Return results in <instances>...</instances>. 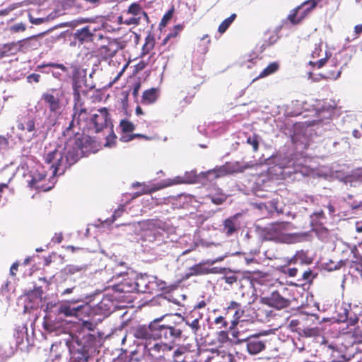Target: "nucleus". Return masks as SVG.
Listing matches in <instances>:
<instances>
[{"mask_svg":"<svg viewBox=\"0 0 362 362\" xmlns=\"http://www.w3.org/2000/svg\"><path fill=\"white\" fill-rule=\"evenodd\" d=\"M90 124L96 134L100 133L103 129H109L110 132L107 136H115L112 129V125L109 117L108 110L106 107L98 109L97 112L93 115Z\"/></svg>","mask_w":362,"mask_h":362,"instance_id":"obj_5","label":"nucleus"},{"mask_svg":"<svg viewBox=\"0 0 362 362\" xmlns=\"http://www.w3.org/2000/svg\"><path fill=\"white\" fill-rule=\"evenodd\" d=\"M18 263H13L11 268H10V274L12 275V276H15L16 275V272L18 270Z\"/></svg>","mask_w":362,"mask_h":362,"instance_id":"obj_51","label":"nucleus"},{"mask_svg":"<svg viewBox=\"0 0 362 362\" xmlns=\"http://www.w3.org/2000/svg\"><path fill=\"white\" fill-rule=\"evenodd\" d=\"M40 76L39 74H33L28 76V79L29 81H31V80L34 81L35 82L37 83L39 82Z\"/></svg>","mask_w":362,"mask_h":362,"instance_id":"obj_50","label":"nucleus"},{"mask_svg":"<svg viewBox=\"0 0 362 362\" xmlns=\"http://www.w3.org/2000/svg\"><path fill=\"white\" fill-rule=\"evenodd\" d=\"M206 305V303L204 300H201L194 305V310L195 311L196 310L204 308Z\"/></svg>","mask_w":362,"mask_h":362,"instance_id":"obj_53","label":"nucleus"},{"mask_svg":"<svg viewBox=\"0 0 362 362\" xmlns=\"http://www.w3.org/2000/svg\"><path fill=\"white\" fill-rule=\"evenodd\" d=\"M218 341L225 343L229 341V338L226 332L221 331L218 333Z\"/></svg>","mask_w":362,"mask_h":362,"instance_id":"obj_42","label":"nucleus"},{"mask_svg":"<svg viewBox=\"0 0 362 362\" xmlns=\"http://www.w3.org/2000/svg\"><path fill=\"white\" fill-rule=\"evenodd\" d=\"M128 13L132 14L135 16H141V18H144V20L148 19V16L146 13H145L139 4L136 3H134L131 4L128 8Z\"/></svg>","mask_w":362,"mask_h":362,"instance_id":"obj_23","label":"nucleus"},{"mask_svg":"<svg viewBox=\"0 0 362 362\" xmlns=\"http://www.w3.org/2000/svg\"><path fill=\"white\" fill-rule=\"evenodd\" d=\"M356 35H358L362 33V24L356 25L354 28Z\"/></svg>","mask_w":362,"mask_h":362,"instance_id":"obj_55","label":"nucleus"},{"mask_svg":"<svg viewBox=\"0 0 362 362\" xmlns=\"http://www.w3.org/2000/svg\"><path fill=\"white\" fill-rule=\"evenodd\" d=\"M55 238V242L59 243L62 242V239H63V237L62 235H57V237L54 238Z\"/></svg>","mask_w":362,"mask_h":362,"instance_id":"obj_63","label":"nucleus"},{"mask_svg":"<svg viewBox=\"0 0 362 362\" xmlns=\"http://www.w3.org/2000/svg\"><path fill=\"white\" fill-rule=\"evenodd\" d=\"M74 119L71 123L69 124V127L66 129L67 134H69V130L71 127L72 123L75 119L81 120L86 119L87 118V110L86 108L82 107L81 104H76L74 105Z\"/></svg>","mask_w":362,"mask_h":362,"instance_id":"obj_20","label":"nucleus"},{"mask_svg":"<svg viewBox=\"0 0 362 362\" xmlns=\"http://www.w3.org/2000/svg\"><path fill=\"white\" fill-rule=\"evenodd\" d=\"M142 18L141 16H133V17L129 18L128 20L126 21V23L128 25L134 24V25H138L140 21H141Z\"/></svg>","mask_w":362,"mask_h":362,"instance_id":"obj_40","label":"nucleus"},{"mask_svg":"<svg viewBox=\"0 0 362 362\" xmlns=\"http://www.w3.org/2000/svg\"><path fill=\"white\" fill-rule=\"evenodd\" d=\"M322 52V49L320 48V46L316 47L315 49L312 52V57L313 58L318 57L320 56V52Z\"/></svg>","mask_w":362,"mask_h":362,"instance_id":"obj_49","label":"nucleus"},{"mask_svg":"<svg viewBox=\"0 0 362 362\" xmlns=\"http://www.w3.org/2000/svg\"><path fill=\"white\" fill-rule=\"evenodd\" d=\"M327 207H328L329 211L330 212H334V206L332 204H329Z\"/></svg>","mask_w":362,"mask_h":362,"instance_id":"obj_64","label":"nucleus"},{"mask_svg":"<svg viewBox=\"0 0 362 362\" xmlns=\"http://www.w3.org/2000/svg\"><path fill=\"white\" fill-rule=\"evenodd\" d=\"M214 324L217 326L218 329H226L228 325V322L223 316H218L216 317L214 320Z\"/></svg>","mask_w":362,"mask_h":362,"instance_id":"obj_32","label":"nucleus"},{"mask_svg":"<svg viewBox=\"0 0 362 362\" xmlns=\"http://www.w3.org/2000/svg\"><path fill=\"white\" fill-rule=\"evenodd\" d=\"M239 225L237 221V216H233L226 218L223 223V232L227 235L230 236L235 232H237Z\"/></svg>","mask_w":362,"mask_h":362,"instance_id":"obj_17","label":"nucleus"},{"mask_svg":"<svg viewBox=\"0 0 362 362\" xmlns=\"http://www.w3.org/2000/svg\"><path fill=\"white\" fill-rule=\"evenodd\" d=\"M161 221L156 220H151L148 223V226H158V228H161Z\"/></svg>","mask_w":362,"mask_h":362,"instance_id":"obj_52","label":"nucleus"},{"mask_svg":"<svg viewBox=\"0 0 362 362\" xmlns=\"http://www.w3.org/2000/svg\"><path fill=\"white\" fill-rule=\"evenodd\" d=\"M250 165H242L240 163H226L224 165L209 170L203 173V177L210 180L224 177L229 174L242 172Z\"/></svg>","mask_w":362,"mask_h":362,"instance_id":"obj_4","label":"nucleus"},{"mask_svg":"<svg viewBox=\"0 0 362 362\" xmlns=\"http://www.w3.org/2000/svg\"><path fill=\"white\" fill-rule=\"evenodd\" d=\"M315 276L316 275L313 274V271L310 269H308L303 273L302 279L307 283H310Z\"/></svg>","mask_w":362,"mask_h":362,"instance_id":"obj_34","label":"nucleus"},{"mask_svg":"<svg viewBox=\"0 0 362 362\" xmlns=\"http://www.w3.org/2000/svg\"><path fill=\"white\" fill-rule=\"evenodd\" d=\"M95 31V28H91L90 26H86L81 29L76 30L75 33V37L81 42L104 39L101 34H96Z\"/></svg>","mask_w":362,"mask_h":362,"instance_id":"obj_12","label":"nucleus"},{"mask_svg":"<svg viewBox=\"0 0 362 362\" xmlns=\"http://www.w3.org/2000/svg\"><path fill=\"white\" fill-rule=\"evenodd\" d=\"M105 142L103 144V146L112 147L115 146V139H117V137H105Z\"/></svg>","mask_w":362,"mask_h":362,"instance_id":"obj_43","label":"nucleus"},{"mask_svg":"<svg viewBox=\"0 0 362 362\" xmlns=\"http://www.w3.org/2000/svg\"><path fill=\"white\" fill-rule=\"evenodd\" d=\"M267 35H269V37L268 39H265L267 45H272L277 41L278 37L274 33H268Z\"/></svg>","mask_w":362,"mask_h":362,"instance_id":"obj_37","label":"nucleus"},{"mask_svg":"<svg viewBox=\"0 0 362 362\" xmlns=\"http://www.w3.org/2000/svg\"><path fill=\"white\" fill-rule=\"evenodd\" d=\"M223 280H224V281L226 284H228L229 285H232V284H233L234 283H235L238 281V277H237L236 275H235L233 274H226L223 277Z\"/></svg>","mask_w":362,"mask_h":362,"instance_id":"obj_35","label":"nucleus"},{"mask_svg":"<svg viewBox=\"0 0 362 362\" xmlns=\"http://www.w3.org/2000/svg\"><path fill=\"white\" fill-rule=\"evenodd\" d=\"M88 310V306L87 305L75 306L70 303H64L59 306L57 314L65 317H76L80 319L83 313H86Z\"/></svg>","mask_w":362,"mask_h":362,"instance_id":"obj_11","label":"nucleus"},{"mask_svg":"<svg viewBox=\"0 0 362 362\" xmlns=\"http://www.w3.org/2000/svg\"><path fill=\"white\" fill-rule=\"evenodd\" d=\"M17 128L20 130L26 129L28 133H30L35 129V122L33 119H29L24 123H18Z\"/></svg>","mask_w":362,"mask_h":362,"instance_id":"obj_28","label":"nucleus"},{"mask_svg":"<svg viewBox=\"0 0 362 362\" xmlns=\"http://www.w3.org/2000/svg\"><path fill=\"white\" fill-rule=\"evenodd\" d=\"M226 314H229L232 311H234L232 320V327L238 325L240 318L243 317L245 310L240 303L234 300H231L228 306L225 308Z\"/></svg>","mask_w":362,"mask_h":362,"instance_id":"obj_14","label":"nucleus"},{"mask_svg":"<svg viewBox=\"0 0 362 362\" xmlns=\"http://www.w3.org/2000/svg\"><path fill=\"white\" fill-rule=\"evenodd\" d=\"M227 197V195L222 192L209 195L211 202L216 205H221L224 203L226 201Z\"/></svg>","mask_w":362,"mask_h":362,"instance_id":"obj_26","label":"nucleus"},{"mask_svg":"<svg viewBox=\"0 0 362 362\" xmlns=\"http://www.w3.org/2000/svg\"><path fill=\"white\" fill-rule=\"evenodd\" d=\"M202 315L199 314L198 317H195L194 319H191V317H187L185 319H184L185 324L188 325L194 334L197 335L198 332L201 329V325L199 320L202 319Z\"/></svg>","mask_w":362,"mask_h":362,"instance_id":"obj_21","label":"nucleus"},{"mask_svg":"<svg viewBox=\"0 0 362 362\" xmlns=\"http://www.w3.org/2000/svg\"><path fill=\"white\" fill-rule=\"evenodd\" d=\"M186 348L179 346L173 353V362H185L186 357Z\"/></svg>","mask_w":362,"mask_h":362,"instance_id":"obj_25","label":"nucleus"},{"mask_svg":"<svg viewBox=\"0 0 362 362\" xmlns=\"http://www.w3.org/2000/svg\"><path fill=\"white\" fill-rule=\"evenodd\" d=\"M54 67L60 69L63 71H66V67L62 64H57L56 65H54Z\"/></svg>","mask_w":362,"mask_h":362,"instance_id":"obj_62","label":"nucleus"},{"mask_svg":"<svg viewBox=\"0 0 362 362\" xmlns=\"http://www.w3.org/2000/svg\"><path fill=\"white\" fill-rule=\"evenodd\" d=\"M150 344H145V349L150 356L155 360H166L170 356V353L173 350V346L166 344L164 341L156 342L152 346Z\"/></svg>","mask_w":362,"mask_h":362,"instance_id":"obj_9","label":"nucleus"},{"mask_svg":"<svg viewBox=\"0 0 362 362\" xmlns=\"http://www.w3.org/2000/svg\"><path fill=\"white\" fill-rule=\"evenodd\" d=\"M307 158L300 154H294L291 158H280L277 165L281 168L282 173L291 175L300 173L303 175L308 173Z\"/></svg>","mask_w":362,"mask_h":362,"instance_id":"obj_3","label":"nucleus"},{"mask_svg":"<svg viewBox=\"0 0 362 362\" xmlns=\"http://www.w3.org/2000/svg\"><path fill=\"white\" fill-rule=\"evenodd\" d=\"M327 55L326 54V57L325 58H322V59H320V60H318L316 62H310V64L317 66V67L318 69H320V68H321L322 66H323L325 65V64L327 62Z\"/></svg>","mask_w":362,"mask_h":362,"instance_id":"obj_44","label":"nucleus"},{"mask_svg":"<svg viewBox=\"0 0 362 362\" xmlns=\"http://www.w3.org/2000/svg\"><path fill=\"white\" fill-rule=\"evenodd\" d=\"M247 142L252 146L255 151H257L259 146L257 137H247Z\"/></svg>","mask_w":362,"mask_h":362,"instance_id":"obj_38","label":"nucleus"},{"mask_svg":"<svg viewBox=\"0 0 362 362\" xmlns=\"http://www.w3.org/2000/svg\"><path fill=\"white\" fill-rule=\"evenodd\" d=\"M12 30H13L16 32L23 31L25 30V25L23 23H18V24L14 25L12 27Z\"/></svg>","mask_w":362,"mask_h":362,"instance_id":"obj_46","label":"nucleus"},{"mask_svg":"<svg viewBox=\"0 0 362 362\" xmlns=\"http://www.w3.org/2000/svg\"><path fill=\"white\" fill-rule=\"evenodd\" d=\"M73 289H74V288H69L65 289L62 292V295H66V294H69V293H72Z\"/></svg>","mask_w":362,"mask_h":362,"instance_id":"obj_60","label":"nucleus"},{"mask_svg":"<svg viewBox=\"0 0 362 362\" xmlns=\"http://www.w3.org/2000/svg\"><path fill=\"white\" fill-rule=\"evenodd\" d=\"M154 47V41L153 39L148 40L145 45H144L143 50L144 52H148L151 49H152Z\"/></svg>","mask_w":362,"mask_h":362,"instance_id":"obj_41","label":"nucleus"},{"mask_svg":"<svg viewBox=\"0 0 362 362\" xmlns=\"http://www.w3.org/2000/svg\"><path fill=\"white\" fill-rule=\"evenodd\" d=\"M346 320L349 322V325H354L358 322V317L356 315H354V317H351L350 318H348V317H346Z\"/></svg>","mask_w":362,"mask_h":362,"instance_id":"obj_48","label":"nucleus"},{"mask_svg":"<svg viewBox=\"0 0 362 362\" xmlns=\"http://www.w3.org/2000/svg\"><path fill=\"white\" fill-rule=\"evenodd\" d=\"M42 98L47 105L50 110V115L45 122V124L49 127L55 123L57 115L60 110L59 95L57 92L52 90L51 92L44 93Z\"/></svg>","mask_w":362,"mask_h":362,"instance_id":"obj_8","label":"nucleus"},{"mask_svg":"<svg viewBox=\"0 0 362 362\" xmlns=\"http://www.w3.org/2000/svg\"><path fill=\"white\" fill-rule=\"evenodd\" d=\"M173 12V10H170V11H168V13H166L164 15V16L163 17V18L161 20L160 25L165 26L168 23V22L172 18Z\"/></svg>","mask_w":362,"mask_h":362,"instance_id":"obj_39","label":"nucleus"},{"mask_svg":"<svg viewBox=\"0 0 362 362\" xmlns=\"http://www.w3.org/2000/svg\"><path fill=\"white\" fill-rule=\"evenodd\" d=\"M178 35V33L173 30L172 32L168 34L167 37L164 40V43H165L168 39L171 37H175Z\"/></svg>","mask_w":362,"mask_h":362,"instance_id":"obj_54","label":"nucleus"},{"mask_svg":"<svg viewBox=\"0 0 362 362\" xmlns=\"http://www.w3.org/2000/svg\"><path fill=\"white\" fill-rule=\"evenodd\" d=\"M317 3L318 1L316 0H308L303 2L301 5L291 11L288 16V20L293 24L300 23L306 15L317 6Z\"/></svg>","mask_w":362,"mask_h":362,"instance_id":"obj_10","label":"nucleus"},{"mask_svg":"<svg viewBox=\"0 0 362 362\" xmlns=\"http://www.w3.org/2000/svg\"><path fill=\"white\" fill-rule=\"evenodd\" d=\"M297 262V258L296 256L291 257L290 259H288L287 264H296Z\"/></svg>","mask_w":362,"mask_h":362,"instance_id":"obj_58","label":"nucleus"},{"mask_svg":"<svg viewBox=\"0 0 362 362\" xmlns=\"http://www.w3.org/2000/svg\"><path fill=\"white\" fill-rule=\"evenodd\" d=\"M288 291V288L282 287L279 290L272 291L269 296L262 298V302L277 310L286 308L291 303L289 298L286 297V293Z\"/></svg>","mask_w":362,"mask_h":362,"instance_id":"obj_6","label":"nucleus"},{"mask_svg":"<svg viewBox=\"0 0 362 362\" xmlns=\"http://www.w3.org/2000/svg\"><path fill=\"white\" fill-rule=\"evenodd\" d=\"M216 268H211L209 269L206 267H204L203 266V264L199 263L194 264V266L191 267L189 270L190 273L187 275V278H188L190 276H197V275H204V274H209L211 273H216Z\"/></svg>","mask_w":362,"mask_h":362,"instance_id":"obj_18","label":"nucleus"},{"mask_svg":"<svg viewBox=\"0 0 362 362\" xmlns=\"http://www.w3.org/2000/svg\"><path fill=\"white\" fill-rule=\"evenodd\" d=\"M8 144V140L6 137H0V145H4V146H7Z\"/></svg>","mask_w":362,"mask_h":362,"instance_id":"obj_57","label":"nucleus"},{"mask_svg":"<svg viewBox=\"0 0 362 362\" xmlns=\"http://www.w3.org/2000/svg\"><path fill=\"white\" fill-rule=\"evenodd\" d=\"M157 98V90L156 88H151L144 92L142 95V103L145 105H150L155 103Z\"/></svg>","mask_w":362,"mask_h":362,"instance_id":"obj_22","label":"nucleus"},{"mask_svg":"<svg viewBox=\"0 0 362 362\" xmlns=\"http://www.w3.org/2000/svg\"><path fill=\"white\" fill-rule=\"evenodd\" d=\"M46 173L42 172H39L37 173H33L32 178L28 181V186L31 189H35L37 191L46 192L50 189V187H47L42 182H44L46 179Z\"/></svg>","mask_w":362,"mask_h":362,"instance_id":"obj_13","label":"nucleus"},{"mask_svg":"<svg viewBox=\"0 0 362 362\" xmlns=\"http://www.w3.org/2000/svg\"><path fill=\"white\" fill-rule=\"evenodd\" d=\"M159 187H151L147 185H144L141 192H138L137 195L144 194H151L153 192H156V190L159 189Z\"/></svg>","mask_w":362,"mask_h":362,"instance_id":"obj_36","label":"nucleus"},{"mask_svg":"<svg viewBox=\"0 0 362 362\" xmlns=\"http://www.w3.org/2000/svg\"><path fill=\"white\" fill-rule=\"evenodd\" d=\"M119 127L123 133H131L134 129V125L127 119H122L119 123Z\"/></svg>","mask_w":362,"mask_h":362,"instance_id":"obj_29","label":"nucleus"},{"mask_svg":"<svg viewBox=\"0 0 362 362\" xmlns=\"http://www.w3.org/2000/svg\"><path fill=\"white\" fill-rule=\"evenodd\" d=\"M280 271L290 277L296 276L298 272L297 268H288L286 266L281 267Z\"/></svg>","mask_w":362,"mask_h":362,"instance_id":"obj_33","label":"nucleus"},{"mask_svg":"<svg viewBox=\"0 0 362 362\" xmlns=\"http://www.w3.org/2000/svg\"><path fill=\"white\" fill-rule=\"evenodd\" d=\"M279 68V65L277 62H272L269 64L265 69H264L262 72L259 74L255 79L264 78L274 73H275Z\"/></svg>","mask_w":362,"mask_h":362,"instance_id":"obj_24","label":"nucleus"},{"mask_svg":"<svg viewBox=\"0 0 362 362\" xmlns=\"http://www.w3.org/2000/svg\"><path fill=\"white\" fill-rule=\"evenodd\" d=\"M29 19L30 23L35 25H40L44 22L43 18H35L31 16H29Z\"/></svg>","mask_w":362,"mask_h":362,"instance_id":"obj_47","label":"nucleus"},{"mask_svg":"<svg viewBox=\"0 0 362 362\" xmlns=\"http://www.w3.org/2000/svg\"><path fill=\"white\" fill-rule=\"evenodd\" d=\"M288 226L287 222H274L261 230V235L266 240L281 242L284 239V231Z\"/></svg>","mask_w":362,"mask_h":362,"instance_id":"obj_7","label":"nucleus"},{"mask_svg":"<svg viewBox=\"0 0 362 362\" xmlns=\"http://www.w3.org/2000/svg\"><path fill=\"white\" fill-rule=\"evenodd\" d=\"M82 269H83V268L81 267L69 264V265H66L63 269V272L66 275H69V274L71 275V274H74L77 272H81Z\"/></svg>","mask_w":362,"mask_h":362,"instance_id":"obj_31","label":"nucleus"},{"mask_svg":"<svg viewBox=\"0 0 362 362\" xmlns=\"http://www.w3.org/2000/svg\"><path fill=\"white\" fill-rule=\"evenodd\" d=\"M350 267L356 271L361 278L362 277V257H357L356 260H352L350 263Z\"/></svg>","mask_w":362,"mask_h":362,"instance_id":"obj_30","label":"nucleus"},{"mask_svg":"<svg viewBox=\"0 0 362 362\" xmlns=\"http://www.w3.org/2000/svg\"><path fill=\"white\" fill-rule=\"evenodd\" d=\"M183 29V26L180 24H178L174 27V30L178 33Z\"/></svg>","mask_w":362,"mask_h":362,"instance_id":"obj_59","label":"nucleus"},{"mask_svg":"<svg viewBox=\"0 0 362 362\" xmlns=\"http://www.w3.org/2000/svg\"><path fill=\"white\" fill-rule=\"evenodd\" d=\"M236 18V14L233 13L231 14L228 18L225 19L219 25L218 27V32L220 33H223L226 31V30L228 28V27L230 25V24L234 21V20Z\"/></svg>","mask_w":362,"mask_h":362,"instance_id":"obj_27","label":"nucleus"},{"mask_svg":"<svg viewBox=\"0 0 362 362\" xmlns=\"http://www.w3.org/2000/svg\"><path fill=\"white\" fill-rule=\"evenodd\" d=\"M105 40L107 44L101 45L100 52L105 58H112L119 49V45L116 40L108 38H105Z\"/></svg>","mask_w":362,"mask_h":362,"instance_id":"obj_15","label":"nucleus"},{"mask_svg":"<svg viewBox=\"0 0 362 362\" xmlns=\"http://www.w3.org/2000/svg\"><path fill=\"white\" fill-rule=\"evenodd\" d=\"M247 349L250 354H257L265 349V343L258 337L251 336L246 340Z\"/></svg>","mask_w":362,"mask_h":362,"instance_id":"obj_16","label":"nucleus"},{"mask_svg":"<svg viewBox=\"0 0 362 362\" xmlns=\"http://www.w3.org/2000/svg\"><path fill=\"white\" fill-rule=\"evenodd\" d=\"M96 137H69L64 146L58 145L54 151L48 153L45 163L52 170V176L62 175L71 165L82 156L96 153L102 147L95 141Z\"/></svg>","mask_w":362,"mask_h":362,"instance_id":"obj_1","label":"nucleus"},{"mask_svg":"<svg viewBox=\"0 0 362 362\" xmlns=\"http://www.w3.org/2000/svg\"><path fill=\"white\" fill-rule=\"evenodd\" d=\"M14 45L13 44H7V45H5L4 46V49L2 51L0 52V57H2L3 56L5 55V54L10 51L11 49V47H13Z\"/></svg>","mask_w":362,"mask_h":362,"instance_id":"obj_45","label":"nucleus"},{"mask_svg":"<svg viewBox=\"0 0 362 362\" xmlns=\"http://www.w3.org/2000/svg\"><path fill=\"white\" fill-rule=\"evenodd\" d=\"M119 291L124 293H131L134 291H141L138 284L132 279H124L123 281L118 285Z\"/></svg>","mask_w":362,"mask_h":362,"instance_id":"obj_19","label":"nucleus"},{"mask_svg":"<svg viewBox=\"0 0 362 362\" xmlns=\"http://www.w3.org/2000/svg\"><path fill=\"white\" fill-rule=\"evenodd\" d=\"M134 137H126V136H124V137H120V140L122 141V142H127V141H131L132 139H133Z\"/></svg>","mask_w":362,"mask_h":362,"instance_id":"obj_61","label":"nucleus"},{"mask_svg":"<svg viewBox=\"0 0 362 362\" xmlns=\"http://www.w3.org/2000/svg\"><path fill=\"white\" fill-rule=\"evenodd\" d=\"M83 326L85 327H86L87 329H88L89 330H93V324L91 322H88V321H84L83 322Z\"/></svg>","mask_w":362,"mask_h":362,"instance_id":"obj_56","label":"nucleus"},{"mask_svg":"<svg viewBox=\"0 0 362 362\" xmlns=\"http://www.w3.org/2000/svg\"><path fill=\"white\" fill-rule=\"evenodd\" d=\"M165 316L157 317L148 325H138L133 328V335L138 339L160 340L168 344L173 345L183 337L182 325L180 322L164 323Z\"/></svg>","mask_w":362,"mask_h":362,"instance_id":"obj_2","label":"nucleus"}]
</instances>
